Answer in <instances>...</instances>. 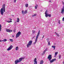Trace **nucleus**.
<instances>
[{
	"instance_id": "f257e3e1",
	"label": "nucleus",
	"mask_w": 64,
	"mask_h": 64,
	"mask_svg": "<svg viewBox=\"0 0 64 64\" xmlns=\"http://www.w3.org/2000/svg\"><path fill=\"white\" fill-rule=\"evenodd\" d=\"M5 4H4L2 6V8H1L0 10V12L2 15H3L4 12H5Z\"/></svg>"
},
{
	"instance_id": "f03ea898",
	"label": "nucleus",
	"mask_w": 64,
	"mask_h": 64,
	"mask_svg": "<svg viewBox=\"0 0 64 64\" xmlns=\"http://www.w3.org/2000/svg\"><path fill=\"white\" fill-rule=\"evenodd\" d=\"M40 34V30H39L38 31V34L36 37V38L35 40V42L34 43V45H35V44H36V42L37 41V40L38 38V37H39V36Z\"/></svg>"
},
{
	"instance_id": "7ed1b4c3",
	"label": "nucleus",
	"mask_w": 64,
	"mask_h": 64,
	"mask_svg": "<svg viewBox=\"0 0 64 64\" xmlns=\"http://www.w3.org/2000/svg\"><path fill=\"white\" fill-rule=\"evenodd\" d=\"M32 42H33V41L32 40H30L29 41L28 44H27V47L28 48L30 46H31L32 45Z\"/></svg>"
},
{
	"instance_id": "20e7f679",
	"label": "nucleus",
	"mask_w": 64,
	"mask_h": 64,
	"mask_svg": "<svg viewBox=\"0 0 64 64\" xmlns=\"http://www.w3.org/2000/svg\"><path fill=\"white\" fill-rule=\"evenodd\" d=\"M21 34V32H18L16 34V38H18V37L20 36V35Z\"/></svg>"
},
{
	"instance_id": "39448f33",
	"label": "nucleus",
	"mask_w": 64,
	"mask_h": 64,
	"mask_svg": "<svg viewBox=\"0 0 64 64\" xmlns=\"http://www.w3.org/2000/svg\"><path fill=\"white\" fill-rule=\"evenodd\" d=\"M47 58L49 59V61H51L52 59V55L50 54L48 56Z\"/></svg>"
},
{
	"instance_id": "423d86ee",
	"label": "nucleus",
	"mask_w": 64,
	"mask_h": 64,
	"mask_svg": "<svg viewBox=\"0 0 64 64\" xmlns=\"http://www.w3.org/2000/svg\"><path fill=\"white\" fill-rule=\"evenodd\" d=\"M22 13L23 15H24V14H26L27 13V10H26L24 12V10H22Z\"/></svg>"
},
{
	"instance_id": "0eeeda50",
	"label": "nucleus",
	"mask_w": 64,
	"mask_h": 64,
	"mask_svg": "<svg viewBox=\"0 0 64 64\" xmlns=\"http://www.w3.org/2000/svg\"><path fill=\"white\" fill-rule=\"evenodd\" d=\"M13 48V46L12 45H11L7 50V51H9L10 50H11Z\"/></svg>"
},
{
	"instance_id": "6e6552de",
	"label": "nucleus",
	"mask_w": 64,
	"mask_h": 64,
	"mask_svg": "<svg viewBox=\"0 0 64 64\" xmlns=\"http://www.w3.org/2000/svg\"><path fill=\"white\" fill-rule=\"evenodd\" d=\"M37 58H35L34 61V64H37V61H36Z\"/></svg>"
},
{
	"instance_id": "1a4fd4ad",
	"label": "nucleus",
	"mask_w": 64,
	"mask_h": 64,
	"mask_svg": "<svg viewBox=\"0 0 64 64\" xmlns=\"http://www.w3.org/2000/svg\"><path fill=\"white\" fill-rule=\"evenodd\" d=\"M6 31L8 32H12V30L9 29H6Z\"/></svg>"
},
{
	"instance_id": "9d476101",
	"label": "nucleus",
	"mask_w": 64,
	"mask_h": 64,
	"mask_svg": "<svg viewBox=\"0 0 64 64\" xmlns=\"http://www.w3.org/2000/svg\"><path fill=\"white\" fill-rule=\"evenodd\" d=\"M61 13L64 14V6L63 8H62V10H61Z\"/></svg>"
},
{
	"instance_id": "9b49d317",
	"label": "nucleus",
	"mask_w": 64,
	"mask_h": 64,
	"mask_svg": "<svg viewBox=\"0 0 64 64\" xmlns=\"http://www.w3.org/2000/svg\"><path fill=\"white\" fill-rule=\"evenodd\" d=\"M19 62L18 60H17L15 61V63L16 64H18V63H19Z\"/></svg>"
},
{
	"instance_id": "f8f14e48",
	"label": "nucleus",
	"mask_w": 64,
	"mask_h": 64,
	"mask_svg": "<svg viewBox=\"0 0 64 64\" xmlns=\"http://www.w3.org/2000/svg\"><path fill=\"white\" fill-rule=\"evenodd\" d=\"M48 12V10H46L45 12V14L46 15L45 16L46 17H47L48 16V14H47V12Z\"/></svg>"
},
{
	"instance_id": "ddd939ff",
	"label": "nucleus",
	"mask_w": 64,
	"mask_h": 64,
	"mask_svg": "<svg viewBox=\"0 0 64 64\" xmlns=\"http://www.w3.org/2000/svg\"><path fill=\"white\" fill-rule=\"evenodd\" d=\"M56 58H54L52 60H50V63H52V62H53L54 61H56Z\"/></svg>"
},
{
	"instance_id": "4468645a",
	"label": "nucleus",
	"mask_w": 64,
	"mask_h": 64,
	"mask_svg": "<svg viewBox=\"0 0 64 64\" xmlns=\"http://www.w3.org/2000/svg\"><path fill=\"white\" fill-rule=\"evenodd\" d=\"M43 60H42L40 61V64H43Z\"/></svg>"
},
{
	"instance_id": "2eb2a0df",
	"label": "nucleus",
	"mask_w": 64,
	"mask_h": 64,
	"mask_svg": "<svg viewBox=\"0 0 64 64\" xmlns=\"http://www.w3.org/2000/svg\"><path fill=\"white\" fill-rule=\"evenodd\" d=\"M22 60L20 58H19V59L18 60V61L19 62H21L22 61Z\"/></svg>"
},
{
	"instance_id": "dca6fc26",
	"label": "nucleus",
	"mask_w": 64,
	"mask_h": 64,
	"mask_svg": "<svg viewBox=\"0 0 64 64\" xmlns=\"http://www.w3.org/2000/svg\"><path fill=\"white\" fill-rule=\"evenodd\" d=\"M7 41V40L6 39H4V40H2V41L3 42H5Z\"/></svg>"
},
{
	"instance_id": "f3484780",
	"label": "nucleus",
	"mask_w": 64,
	"mask_h": 64,
	"mask_svg": "<svg viewBox=\"0 0 64 64\" xmlns=\"http://www.w3.org/2000/svg\"><path fill=\"white\" fill-rule=\"evenodd\" d=\"M6 22H8V23H10V22H12V20L8 21L7 20H6Z\"/></svg>"
},
{
	"instance_id": "a211bd4d",
	"label": "nucleus",
	"mask_w": 64,
	"mask_h": 64,
	"mask_svg": "<svg viewBox=\"0 0 64 64\" xmlns=\"http://www.w3.org/2000/svg\"><path fill=\"white\" fill-rule=\"evenodd\" d=\"M18 49H19L18 48V47L16 46V51H17V50H18Z\"/></svg>"
},
{
	"instance_id": "6ab92c4d",
	"label": "nucleus",
	"mask_w": 64,
	"mask_h": 64,
	"mask_svg": "<svg viewBox=\"0 0 64 64\" xmlns=\"http://www.w3.org/2000/svg\"><path fill=\"white\" fill-rule=\"evenodd\" d=\"M17 22H19V21L20 20H19V18H17Z\"/></svg>"
},
{
	"instance_id": "aec40b11",
	"label": "nucleus",
	"mask_w": 64,
	"mask_h": 64,
	"mask_svg": "<svg viewBox=\"0 0 64 64\" xmlns=\"http://www.w3.org/2000/svg\"><path fill=\"white\" fill-rule=\"evenodd\" d=\"M20 58L22 60L23 59H25V57L22 56L21 57H20Z\"/></svg>"
},
{
	"instance_id": "412c9836",
	"label": "nucleus",
	"mask_w": 64,
	"mask_h": 64,
	"mask_svg": "<svg viewBox=\"0 0 64 64\" xmlns=\"http://www.w3.org/2000/svg\"><path fill=\"white\" fill-rule=\"evenodd\" d=\"M25 6L26 7H28V4H25Z\"/></svg>"
},
{
	"instance_id": "4be33fe9",
	"label": "nucleus",
	"mask_w": 64,
	"mask_h": 64,
	"mask_svg": "<svg viewBox=\"0 0 64 64\" xmlns=\"http://www.w3.org/2000/svg\"><path fill=\"white\" fill-rule=\"evenodd\" d=\"M52 48H54V50H55V47H56V46H52Z\"/></svg>"
},
{
	"instance_id": "5701e85b",
	"label": "nucleus",
	"mask_w": 64,
	"mask_h": 64,
	"mask_svg": "<svg viewBox=\"0 0 64 64\" xmlns=\"http://www.w3.org/2000/svg\"><path fill=\"white\" fill-rule=\"evenodd\" d=\"M32 34H35V32H36V31L35 30H32Z\"/></svg>"
},
{
	"instance_id": "b1692460",
	"label": "nucleus",
	"mask_w": 64,
	"mask_h": 64,
	"mask_svg": "<svg viewBox=\"0 0 64 64\" xmlns=\"http://www.w3.org/2000/svg\"><path fill=\"white\" fill-rule=\"evenodd\" d=\"M46 52V51L45 50L44 51V52H43L42 54V55H44V54H45V52Z\"/></svg>"
},
{
	"instance_id": "393cba45",
	"label": "nucleus",
	"mask_w": 64,
	"mask_h": 64,
	"mask_svg": "<svg viewBox=\"0 0 64 64\" xmlns=\"http://www.w3.org/2000/svg\"><path fill=\"white\" fill-rule=\"evenodd\" d=\"M57 54H58V52H55V56H56L57 55Z\"/></svg>"
},
{
	"instance_id": "a878e982",
	"label": "nucleus",
	"mask_w": 64,
	"mask_h": 64,
	"mask_svg": "<svg viewBox=\"0 0 64 64\" xmlns=\"http://www.w3.org/2000/svg\"><path fill=\"white\" fill-rule=\"evenodd\" d=\"M37 7H38V5H36L35 6V8L36 9H37Z\"/></svg>"
},
{
	"instance_id": "bb28decb",
	"label": "nucleus",
	"mask_w": 64,
	"mask_h": 64,
	"mask_svg": "<svg viewBox=\"0 0 64 64\" xmlns=\"http://www.w3.org/2000/svg\"><path fill=\"white\" fill-rule=\"evenodd\" d=\"M10 41H11L12 42L13 41V40L12 39H10Z\"/></svg>"
},
{
	"instance_id": "cd10ccee",
	"label": "nucleus",
	"mask_w": 64,
	"mask_h": 64,
	"mask_svg": "<svg viewBox=\"0 0 64 64\" xmlns=\"http://www.w3.org/2000/svg\"><path fill=\"white\" fill-rule=\"evenodd\" d=\"M61 57V55H60L59 56V58L60 59Z\"/></svg>"
},
{
	"instance_id": "c85d7f7f",
	"label": "nucleus",
	"mask_w": 64,
	"mask_h": 64,
	"mask_svg": "<svg viewBox=\"0 0 64 64\" xmlns=\"http://www.w3.org/2000/svg\"><path fill=\"white\" fill-rule=\"evenodd\" d=\"M1 25L0 24V32L1 31Z\"/></svg>"
},
{
	"instance_id": "c756f323",
	"label": "nucleus",
	"mask_w": 64,
	"mask_h": 64,
	"mask_svg": "<svg viewBox=\"0 0 64 64\" xmlns=\"http://www.w3.org/2000/svg\"><path fill=\"white\" fill-rule=\"evenodd\" d=\"M35 16H36V14H34V15H33L32 16V17H34Z\"/></svg>"
},
{
	"instance_id": "7c9ffc66",
	"label": "nucleus",
	"mask_w": 64,
	"mask_h": 64,
	"mask_svg": "<svg viewBox=\"0 0 64 64\" xmlns=\"http://www.w3.org/2000/svg\"><path fill=\"white\" fill-rule=\"evenodd\" d=\"M48 16L50 17L51 16V15L50 14H48Z\"/></svg>"
},
{
	"instance_id": "2f4dec72",
	"label": "nucleus",
	"mask_w": 64,
	"mask_h": 64,
	"mask_svg": "<svg viewBox=\"0 0 64 64\" xmlns=\"http://www.w3.org/2000/svg\"><path fill=\"white\" fill-rule=\"evenodd\" d=\"M46 40L47 41V42H49V38H48L47 40Z\"/></svg>"
},
{
	"instance_id": "473e14b6",
	"label": "nucleus",
	"mask_w": 64,
	"mask_h": 64,
	"mask_svg": "<svg viewBox=\"0 0 64 64\" xmlns=\"http://www.w3.org/2000/svg\"><path fill=\"white\" fill-rule=\"evenodd\" d=\"M48 45H50V41L48 42Z\"/></svg>"
},
{
	"instance_id": "72a5a7b5",
	"label": "nucleus",
	"mask_w": 64,
	"mask_h": 64,
	"mask_svg": "<svg viewBox=\"0 0 64 64\" xmlns=\"http://www.w3.org/2000/svg\"><path fill=\"white\" fill-rule=\"evenodd\" d=\"M45 50L46 52V51H48V48H46V49H45V50Z\"/></svg>"
},
{
	"instance_id": "f704fd0d",
	"label": "nucleus",
	"mask_w": 64,
	"mask_h": 64,
	"mask_svg": "<svg viewBox=\"0 0 64 64\" xmlns=\"http://www.w3.org/2000/svg\"><path fill=\"white\" fill-rule=\"evenodd\" d=\"M58 23L59 24H60V20H58Z\"/></svg>"
},
{
	"instance_id": "c9c22d12",
	"label": "nucleus",
	"mask_w": 64,
	"mask_h": 64,
	"mask_svg": "<svg viewBox=\"0 0 64 64\" xmlns=\"http://www.w3.org/2000/svg\"><path fill=\"white\" fill-rule=\"evenodd\" d=\"M16 0H14V3H16Z\"/></svg>"
},
{
	"instance_id": "e433bc0d",
	"label": "nucleus",
	"mask_w": 64,
	"mask_h": 64,
	"mask_svg": "<svg viewBox=\"0 0 64 64\" xmlns=\"http://www.w3.org/2000/svg\"><path fill=\"white\" fill-rule=\"evenodd\" d=\"M54 33H55V34H56V35H57V34H57V32H55Z\"/></svg>"
},
{
	"instance_id": "4c0bfd02",
	"label": "nucleus",
	"mask_w": 64,
	"mask_h": 64,
	"mask_svg": "<svg viewBox=\"0 0 64 64\" xmlns=\"http://www.w3.org/2000/svg\"><path fill=\"white\" fill-rule=\"evenodd\" d=\"M44 35H43V37H42V39H43V38H44Z\"/></svg>"
},
{
	"instance_id": "58836bf2",
	"label": "nucleus",
	"mask_w": 64,
	"mask_h": 64,
	"mask_svg": "<svg viewBox=\"0 0 64 64\" xmlns=\"http://www.w3.org/2000/svg\"><path fill=\"white\" fill-rule=\"evenodd\" d=\"M57 36H58V37H59V34H57Z\"/></svg>"
},
{
	"instance_id": "ea45409f",
	"label": "nucleus",
	"mask_w": 64,
	"mask_h": 64,
	"mask_svg": "<svg viewBox=\"0 0 64 64\" xmlns=\"http://www.w3.org/2000/svg\"><path fill=\"white\" fill-rule=\"evenodd\" d=\"M62 4H63V5H64V2H62Z\"/></svg>"
},
{
	"instance_id": "a19ab883",
	"label": "nucleus",
	"mask_w": 64,
	"mask_h": 64,
	"mask_svg": "<svg viewBox=\"0 0 64 64\" xmlns=\"http://www.w3.org/2000/svg\"><path fill=\"white\" fill-rule=\"evenodd\" d=\"M34 37H35V36H33V38H34Z\"/></svg>"
},
{
	"instance_id": "79ce46f5",
	"label": "nucleus",
	"mask_w": 64,
	"mask_h": 64,
	"mask_svg": "<svg viewBox=\"0 0 64 64\" xmlns=\"http://www.w3.org/2000/svg\"><path fill=\"white\" fill-rule=\"evenodd\" d=\"M2 41H3V40H0V42H2Z\"/></svg>"
},
{
	"instance_id": "37998d69",
	"label": "nucleus",
	"mask_w": 64,
	"mask_h": 64,
	"mask_svg": "<svg viewBox=\"0 0 64 64\" xmlns=\"http://www.w3.org/2000/svg\"><path fill=\"white\" fill-rule=\"evenodd\" d=\"M49 1L50 2V3H51V1L49 0Z\"/></svg>"
},
{
	"instance_id": "c03bdc74",
	"label": "nucleus",
	"mask_w": 64,
	"mask_h": 64,
	"mask_svg": "<svg viewBox=\"0 0 64 64\" xmlns=\"http://www.w3.org/2000/svg\"><path fill=\"white\" fill-rule=\"evenodd\" d=\"M10 20H12V19H11V18H10Z\"/></svg>"
},
{
	"instance_id": "a18cd8bd",
	"label": "nucleus",
	"mask_w": 64,
	"mask_h": 64,
	"mask_svg": "<svg viewBox=\"0 0 64 64\" xmlns=\"http://www.w3.org/2000/svg\"><path fill=\"white\" fill-rule=\"evenodd\" d=\"M62 63H63V64H64V62H63Z\"/></svg>"
},
{
	"instance_id": "49530a36",
	"label": "nucleus",
	"mask_w": 64,
	"mask_h": 64,
	"mask_svg": "<svg viewBox=\"0 0 64 64\" xmlns=\"http://www.w3.org/2000/svg\"><path fill=\"white\" fill-rule=\"evenodd\" d=\"M12 37H14V36H12Z\"/></svg>"
},
{
	"instance_id": "de8ad7c7",
	"label": "nucleus",
	"mask_w": 64,
	"mask_h": 64,
	"mask_svg": "<svg viewBox=\"0 0 64 64\" xmlns=\"http://www.w3.org/2000/svg\"><path fill=\"white\" fill-rule=\"evenodd\" d=\"M15 30H14V32H15Z\"/></svg>"
},
{
	"instance_id": "09e8293b",
	"label": "nucleus",
	"mask_w": 64,
	"mask_h": 64,
	"mask_svg": "<svg viewBox=\"0 0 64 64\" xmlns=\"http://www.w3.org/2000/svg\"><path fill=\"white\" fill-rule=\"evenodd\" d=\"M54 57H55V56H54Z\"/></svg>"
},
{
	"instance_id": "8fccbe9b",
	"label": "nucleus",
	"mask_w": 64,
	"mask_h": 64,
	"mask_svg": "<svg viewBox=\"0 0 64 64\" xmlns=\"http://www.w3.org/2000/svg\"><path fill=\"white\" fill-rule=\"evenodd\" d=\"M22 64H23L22 63Z\"/></svg>"
}]
</instances>
